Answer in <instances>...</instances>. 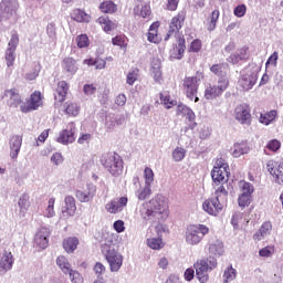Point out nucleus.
<instances>
[{
	"instance_id": "nucleus-56",
	"label": "nucleus",
	"mask_w": 283,
	"mask_h": 283,
	"mask_svg": "<svg viewBox=\"0 0 283 283\" xmlns=\"http://www.w3.org/2000/svg\"><path fill=\"white\" fill-rule=\"evenodd\" d=\"M69 279L71 280L72 283H83V274L76 270H71L67 272Z\"/></svg>"
},
{
	"instance_id": "nucleus-50",
	"label": "nucleus",
	"mask_w": 283,
	"mask_h": 283,
	"mask_svg": "<svg viewBox=\"0 0 283 283\" xmlns=\"http://www.w3.org/2000/svg\"><path fill=\"white\" fill-rule=\"evenodd\" d=\"M147 39L150 43H158V22L150 25Z\"/></svg>"
},
{
	"instance_id": "nucleus-17",
	"label": "nucleus",
	"mask_w": 283,
	"mask_h": 283,
	"mask_svg": "<svg viewBox=\"0 0 283 283\" xmlns=\"http://www.w3.org/2000/svg\"><path fill=\"white\" fill-rule=\"evenodd\" d=\"M177 116H182V118H186V120L189 123L188 127L190 129H196L198 124L196 123V113H193V109H191L189 106L185 104H179L177 106Z\"/></svg>"
},
{
	"instance_id": "nucleus-59",
	"label": "nucleus",
	"mask_w": 283,
	"mask_h": 283,
	"mask_svg": "<svg viewBox=\"0 0 283 283\" xmlns=\"http://www.w3.org/2000/svg\"><path fill=\"white\" fill-rule=\"evenodd\" d=\"M266 149H269L270 151H273L275 154V151H280L281 147H282V143L277 139H272L266 144Z\"/></svg>"
},
{
	"instance_id": "nucleus-14",
	"label": "nucleus",
	"mask_w": 283,
	"mask_h": 283,
	"mask_svg": "<svg viewBox=\"0 0 283 283\" xmlns=\"http://www.w3.org/2000/svg\"><path fill=\"white\" fill-rule=\"evenodd\" d=\"M202 209L209 216L216 217V216L220 214V211H222V209H224V203H223V201H220V199H218V197H214V198L207 199L202 203Z\"/></svg>"
},
{
	"instance_id": "nucleus-43",
	"label": "nucleus",
	"mask_w": 283,
	"mask_h": 283,
	"mask_svg": "<svg viewBox=\"0 0 283 283\" xmlns=\"http://www.w3.org/2000/svg\"><path fill=\"white\" fill-rule=\"evenodd\" d=\"M135 196L139 200H147V198H150L151 196V186L145 185L144 187H140L136 190Z\"/></svg>"
},
{
	"instance_id": "nucleus-48",
	"label": "nucleus",
	"mask_w": 283,
	"mask_h": 283,
	"mask_svg": "<svg viewBox=\"0 0 283 283\" xmlns=\"http://www.w3.org/2000/svg\"><path fill=\"white\" fill-rule=\"evenodd\" d=\"M84 65H95V70H105L107 62L101 57L84 60Z\"/></svg>"
},
{
	"instance_id": "nucleus-32",
	"label": "nucleus",
	"mask_w": 283,
	"mask_h": 283,
	"mask_svg": "<svg viewBox=\"0 0 283 283\" xmlns=\"http://www.w3.org/2000/svg\"><path fill=\"white\" fill-rule=\"evenodd\" d=\"M275 118H277V111L273 109L266 113H261L259 117V123L265 126L273 125Z\"/></svg>"
},
{
	"instance_id": "nucleus-15",
	"label": "nucleus",
	"mask_w": 283,
	"mask_h": 283,
	"mask_svg": "<svg viewBox=\"0 0 283 283\" xmlns=\"http://www.w3.org/2000/svg\"><path fill=\"white\" fill-rule=\"evenodd\" d=\"M74 134H76V125L74 123H70L66 128L59 134L56 142L61 145H72V143L76 140Z\"/></svg>"
},
{
	"instance_id": "nucleus-62",
	"label": "nucleus",
	"mask_w": 283,
	"mask_h": 283,
	"mask_svg": "<svg viewBox=\"0 0 283 283\" xmlns=\"http://www.w3.org/2000/svg\"><path fill=\"white\" fill-rule=\"evenodd\" d=\"M239 207L243 208L251 205V195H240L238 198Z\"/></svg>"
},
{
	"instance_id": "nucleus-41",
	"label": "nucleus",
	"mask_w": 283,
	"mask_h": 283,
	"mask_svg": "<svg viewBox=\"0 0 283 283\" xmlns=\"http://www.w3.org/2000/svg\"><path fill=\"white\" fill-rule=\"evenodd\" d=\"M227 70H229V65L227 64H214L210 69L212 74H216L220 78H227Z\"/></svg>"
},
{
	"instance_id": "nucleus-46",
	"label": "nucleus",
	"mask_w": 283,
	"mask_h": 283,
	"mask_svg": "<svg viewBox=\"0 0 283 283\" xmlns=\"http://www.w3.org/2000/svg\"><path fill=\"white\" fill-rule=\"evenodd\" d=\"M238 275V271L232 265L226 268L223 272V283L233 282Z\"/></svg>"
},
{
	"instance_id": "nucleus-27",
	"label": "nucleus",
	"mask_w": 283,
	"mask_h": 283,
	"mask_svg": "<svg viewBox=\"0 0 283 283\" xmlns=\"http://www.w3.org/2000/svg\"><path fill=\"white\" fill-rule=\"evenodd\" d=\"M70 90V86L67 85V82L65 81H60L57 83V87L54 93V98H55V105H59V103H63L67 96V92Z\"/></svg>"
},
{
	"instance_id": "nucleus-10",
	"label": "nucleus",
	"mask_w": 283,
	"mask_h": 283,
	"mask_svg": "<svg viewBox=\"0 0 283 283\" xmlns=\"http://www.w3.org/2000/svg\"><path fill=\"white\" fill-rule=\"evenodd\" d=\"M19 10L18 0H2L0 2V21H10L13 14Z\"/></svg>"
},
{
	"instance_id": "nucleus-55",
	"label": "nucleus",
	"mask_w": 283,
	"mask_h": 283,
	"mask_svg": "<svg viewBox=\"0 0 283 283\" xmlns=\"http://www.w3.org/2000/svg\"><path fill=\"white\" fill-rule=\"evenodd\" d=\"M214 193L216 198H218V200H220L221 202H224V200H227V197L229 196V192L227 191V187H224V185H219Z\"/></svg>"
},
{
	"instance_id": "nucleus-1",
	"label": "nucleus",
	"mask_w": 283,
	"mask_h": 283,
	"mask_svg": "<svg viewBox=\"0 0 283 283\" xmlns=\"http://www.w3.org/2000/svg\"><path fill=\"white\" fill-rule=\"evenodd\" d=\"M139 216L146 222H158L157 231H160V229L165 231V226L160 224V222H165L169 218V203H167V199L163 195H157L139 207Z\"/></svg>"
},
{
	"instance_id": "nucleus-64",
	"label": "nucleus",
	"mask_w": 283,
	"mask_h": 283,
	"mask_svg": "<svg viewBox=\"0 0 283 283\" xmlns=\"http://www.w3.org/2000/svg\"><path fill=\"white\" fill-rule=\"evenodd\" d=\"M63 155L61 153H54L51 156V163L52 165H54L55 167H59L60 165H63Z\"/></svg>"
},
{
	"instance_id": "nucleus-28",
	"label": "nucleus",
	"mask_w": 283,
	"mask_h": 283,
	"mask_svg": "<svg viewBox=\"0 0 283 283\" xmlns=\"http://www.w3.org/2000/svg\"><path fill=\"white\" fill-rule=\"evenodd\" d=\"M271 231H273V224L271 221H266L261 226L259 231L253 234V240L260 242L265 238H269V235H271Z\"/></svg>"
},
{
	"instance_id": "nucleus-22",
	"label": "nucleus",
	"mask_w": 283,
	"mask_h": 283,
	"mask_svg": "<svg viewBox=\"0 0 283 283\" xmlns=\"http://www.w3.org/2000/svg\"><path fill=\"white\" fill-rule=\"evenodd\" d=\"M96 196V186L88 184L83 190H76L75 197L80 202H92Z\"/></svg>"
},
{
	"instance_id": "nucleus-51",
	"label": "nucleus",
	"mask_w": 283,
	"mask_h": 283,
	"mask_svg": "<svg viewBox=\"0 0 283 283\" xmlns=\"http://www.w3.org/2000/svg\"><path fill=\"white\" fill-rule=\"evenodd\" d=\"M185 156H187V149L182 147H176L172 150V160H175V163H182V160H185Z\"/></svg>"
},
{
	"instance_id": "nucleus-54",
	"label": "nucleus",
	"mask_w": 283,
	"mask_h": 283,
	"mask_svg": "<svg viewBox=\"0 0 283 283\" xmlns=\"http://www.w3.org/2000/svg\"><path fill=\"white\" fill-rule=\"evenodd\" d=\"M65 105V112L66 114H69V116H78V113L81 112V107H78V104L67 102Z\"/></svg>"
},
{
	"instance_id": "nucleus-4",
	"label": "nucleus",
	"mask_w": 283,
	"mask_h": 283,
	"mask_svg": "<svg viewBox=\"0 0 283 283\" xmlns=\"http://www.w3.org/2000/svg\"><path fill=\"white\" fill-rule=\"evenodd\" d=\"M209 233V227L205 224H191L186 229L185 240L189 247H198L205 235Z\"/></svg>"
},
{
	"instance_id": "nucleus-53",
	"label": "nucleus",
	"mask_w": 283,
	"mask_h": 283,
	"mask_svg": "<svg viewBox=\"0 0 283 283\" xmlns=\"http://www.w3.org/2000/svg\"><path fill=\"white\" fill-rule=\"evenodd\" d=\"M218 19H220V11L219 10L212 11V14L207 25V30H209V32H213V30H216Z\"/></svg>"
},
{
	"instance_id": "nucleus-30",
	"label": "nucleus",
	"mask_w": 283,
	"mask_h": 283,
	"mask_svg": "<svg viewBox=\"0 0 283 283\" xmlns=\"http://www.w3.org/2000/svg\"><path fill=\"white\" fill-rule=\"evenodd\" d=\"M63 71L69 74V76H74L76 72H78V65L76 64V60L72 57H65L62 62Z\"/></svg>"
},
{
	"instance_id": "nucleus-23",
	"label": "nucleus",
	"mask_w": 283,
	"mask_h": 283,
	"mask_svg": "<svg viewBox=\"0 0 283 283\" xmlns=\"http://www.w3.org/2000/svg\"><path fill=\"white\" fill-rule=\"evenodd\" d=\"M23 145V137L21 135H13L9 139L10 158L17 160Z\"/></svg>"
},
{
	"instance_id": "nucleus-38",
	"label": "nucleus",
	"mask_w": 283,
	"mask_h": 283,
	"mask_svg": "<svg viewBox=\"0 0 283 283\" xmlns=\"http://www.w3.org/2000/svg\"><path fill=\"white\" fill-rule=\"evenodd\" d=\"M56 264L64 275H67V273L72 270V264L64 255L57 256Z\"/></svg>"
},
{
	"instance_id": "nucleus-39",
	"label": "nucleus",
	"mask_w": 283,
	"mask_h": 283,
	"mask_svg": "<svg viewBox=\"0 0 283 283\" xmlns=\"http://www.w3.org/2000/svg\"><path fill=\"white\" fill-rule=\"evenodd\" d=\"M249 56V54L247 53V48H242V49H239L237 51V54H232L229 56L228 61L230 63H240V61H244V59H247Z\"/></svg>"
},
{
	"instance_id": "nucleus-13",
	"label": "nucleus",
	"mask_w": 283,
	"mask_h": 283,
	"mask_svg": "<svg viewBox=\"0 0 283 283\" xmlns=\"http://www.w3.org/2000/svg\"><path fill=\"white\" fill-rule=\"evenodd\" d=\"M187 17V13L185 11H179L177 15H175L169 24L168 33L165 36V41H169L174 34L177 32H180V29L182 28V23H185V19Z\"/></svg>"
},
{
	"instance_id": "nucleus-11",
	"label": "nucleus",
	"mask_w": 283,
	"mask_h": 283,
	"mask_svg": "<svg viewBox=\"0 0 283 283\" xmlns=\"http://www.w3.org/2000/svg\"><path fill=\"white\" fill-rule=\"evenodd\" d=\"M266 171L272 176V180L280 187H283V163L280 164L273 159L266 163Z\"/></svg>"
},
{
	"instance_id": "nucleus-9",
	"label": "nucleus",
	"mask_w": 283,
	"mask_h": 283,
	"mask_svg": "<svg viewBox=\"0 0 283 283\" xmlns=\"http://www.w3.org/2000/svg\"><path fill=\"white\" fill-rule=\"evenodd\" d=\"M39 107H43V95H41V92L39 91L31 94L30 98L20 105V109L23 114L34 112L39 109Z\"/></svg>"
},
{
	"instance_id": "nucleus-19",
	"label": "nucleus",
	"mask_w": 283,
	"mask_h": 283,
	"mask_svg": "<svg viewBox=\"0 0 283 283\" xmlns=\"http://www.w3.org/2000/svg\"><path fill=\"white\" fill-rule=\"evenodd\" d=\"M127 202H129V199L127 197H119L107 202L105 205V209L107 213H120L125 210V207H127Z\"/></svg>"
},
{
	"instance_id": "nucleus-58",
	"label": "nucleus",
	"mask_w": 283,
	"mask_h": 283,
	"mask_svg": "<svg viewBox=\"0 0 283 283\" xmlns=\"http://www.w3.org/2000/svg\"><path fill=\"white\" fill-rule=\"evenodd\" d=\"M144 179H145V185L151 187L154 184V170L149 167H146L144 169Z\"/></svg>"
},
{
	"instance_id": "nucleus-25",
	"label": "nucleus",
	"mask_w": 283,
	"mask_h": 283,
	"mask_svg": "<svg viewBox=\"0 0 283 283\" xmlns=\"http://www.w3.org/2000/svg\"><path fill=\"white\" fill-rule=\"evenodd\" d=\"M74 213H76V199L72 196H66L62 208V218H72Z\"/></svg>"
},
{
	"instance_id": "nucleus-18",
	"label": "nucleus",
	"mask_w": 283,
	"mask_h": 283,
	"mask_svg": "<svg viewBox=\"0 0 283 283\" xmlns=\"http://www.w3.org/2000/svg\"><path fill=\"white\" fill-rule=\"evenodd\" d=\"M52 231L48 227L40 228V231L35 233L34 244L38 249H48L50 247V235Z\"/></svg>"
},
{
	"instance_id": "nucleus-52",
	"label": "nucleus",
	"mask_w": 283,
	"mask_h": 283,
	"mask_svg": "<svg viewBox=\"0 0 283 283\" xmlns=\"http://www.w3.org/2000/svg\"><path fill=\"white\" fill-rule=\"evenodd\" d=\"M113 45H117L123 50V52H127V38L125 35H117L112 39Z\"/></svg>"
},
{
	"instance_id": "nucleus-29",
	"label": "nucleus",
	"mask_w": 283,
	"mask_h": 283,
	"mask_svg": "<svg viewBox=\"0 0 283 283\" xmlns=\"http://www.w3.org/2000/svg\"><path fill=\"white\" fill-rule=\"evenodd\" d=\"M208 253L210 255H214L216 258L224 255V243L220 240H214L208 243Z\"/></svg>"
},
{
	"instance_id": "nucleus-3",
	"label": "nucleus",
	"mask_w": 283,
	"mask_h": 283,
	"mask_svg": "<svg viewBox=\"0 0 283 283\" xmlns=\"http://www.w3.org/2000/svg\"><path fill=\"white\" fill-rule=\"evenodd\" d=\"M193 266L199 282L207 283L209 282L210 271H213V269L218 268V259H216L214 256L199 259L193 264Z\"/></svg>"
},
{
	"instance_id": "nucleus-36",
	"label": "nucleus",
	"mask_w": 283,
	"mask_h": 283,
	"mask_svg": "<svg viewBox=\"0 0 283 283\" xmlns=\"http://www.w3.org/2000/svg\"><path fill=\"white\" fill-rule=\"evenodd\" d=\"M97 23L102 25L104 32H112V30H116L117 28L116 23L112 22V20H109L107 17H99L97 19Z\"/></svg>"
},
{
	"instance_id": "nucleus-26",
	"label": "nucleus",
	"mask_w": 283,
	"mask_h": 283,
	"mask_svg": "<svg viewBox=\"0 0 283 283\" xmlns=\"http://www.w3.org/2000/svg\"><path fill=\"white\" fill-rule=\"evenodd\" d=\"M4 98L7 99V105L12 109H17L22 103L21 95L15 88L4 91Z\"/></svg>"
},
{
	"instance_id": "nucleus-44",
	"label": "nucleus",
	"mask_w": 283,
	"mask_h": 283,
	"mask_svg": "<svg viewBox=\"0 0 283 283\" xmlns=\"http://www.w3.org/2000/svg\"><path fill=\"white\" fill-rule=\"evenodd\" d=\"M147 247H149V249H153L154 251H160V249L165 247V243L163 242V239L160 237L149 238L147 239Z\"/></svg>"
},
{
	"instance_id": "nucleus-35",
	"label": "nucleus",
	"mask_w": 283,
	"mask_h": 283,
	"mask_svg": "<svg viewBox=\"0 0 283 283\" xmlns=\"http://www.w3.org/2000/svg\"><path fill=\"white\" fill-rule=\"evenodd\" d=\"M185 39H179L178 45L175 46L170 53L171 59H177L178 61H180V59H182L185 54Z\"/></svg>"
},
{
	"instance_id": "nucleus-42",
	"label": "nucleus",
	"mask_w": 283,
	"mask_h": 283,
	"mask_svg": "<svg viewBox=\"0 0 283 283\" xmlns=\"http://www.w3.org/2000/svg\"><path fill=\"white\" fill-rule=\"evenodd\" d=\"M239 188L241 191V195L243 196H253V191H255V188L251 182L241 180L239 181Z\"/></svg>"
},
{
	"instance_id": "nucleus-20",
	"label": "nucleus",
	"mask_w": 283,
	"mask_h": 283,
	"mask_svg": "<svg viewBox=\"0 0 283 283\" xmlns=\"http://www.w3.org/2000/svg\"><path fill=\"white\" fill-rule=\"evenodd\" d=\"M17 45H19V35L13 34L8 43V48L6 51V61L7 66L12 67L14 65V59H17V55L14 52H17Z\"/></svg>"
},
{
	"instance_id": "nucleus-12",
	"label": "nucleus",
	"mask_w": 283,
	"mask_h": 283,
	"mask_svg": "<svg viewBox=\"0 0 283 283\" xmlns=\"http://www.w3.org/2000/svg\"><path fill=\"white\" fill-rule=\"evenodd\" d=\"M198 85H200V78H198V76L185 78L184 87H185L186 96L190 101H193L195 98V103H198V101H200V98L196 96L198 94Z\"/></svg>"
},
{
	"instance_id": "nucleus-31",
	"label": "nucleus",
	"mask_w": 283,
	"mask_h": 283,
	"mask_svg": "<svg viewBox=\"0 0 283 283\" xmlns=\"http://www.w3.org/2000/svg\"><path fill=\"white\" fill-rule=\"evenodd\" d=\"M62 247L65 253H73L76 249H78V238L69 237L63 240Z\"/></svg>"
},
{
	"instance_id": "nucleus-61",
	"label": "nucleus",
	"mask_w": 283,
	"mask_h": 283,
	"mask_svg": "<svg viewBox=\"0 0 283 283\" xmlns=\"http://www.w3.org/2000/svg\"><path fill=\"white\" fill-rule=\"evenodd\" d=\"M273 253H275V247L273 245H268L259 251L261 258H271Z\"/></svg>"
},
{
	"instance_id": "nucleus-40",
	"label": "nucleus",
	"mask_w": 283,
	"mask_h": 283,
	"mask_svg": "<svg viewBox=\"0 0 283 283\" xmlns=\"http://www.w3.org/2000/svg\"><path fill=\"white\" fill-rule=\"evenodd\" d=\"M99 10L104 14H114L118 10V7L113 1H104L99 4Z\"/></svg>"
},
{
	"instance_id": "nucleus-63",
	"label": "nucleus",
	"mask_w": 283,
	"mask_h": 283,
	"mask_svg": "<svg viewBox=\"0 0 283 283\" xmlns=\"http://www.w3.org/2000/svg\"><path fill=\"white\" fill-rule=\"evenodd\" d=\"M77 48H87L90 45V38L87 34H81L76 38Z\"/></svg>"
},
{
	"instance_id": "nucleus-49",
	"label": "nucleus",
	"mask_w": 283,
	"mask_h": 283,
	"mask_svg": "<svg viewBox=\"0 0 283 283\" xmlns=\"http://www.w3.org/2000/svg\"><path fill=\"white\" fill-rule=\"evenodd\" d=\"M116 125H119L118 117L114 113H108L105 117V127L106 129H114Z\"/></svg>"
},
{
	"instance_id": "nucleus-5",
	"label": "nucleus",
	"mask_w": 283,
	"mask_h": 283,
	"mask_svg": "<svg viewBox=\"0 0 283 283\" xmlns=\"http://www.w3.org/2000/svg\"><path fill=\"white\" fill-rule=\"evenodd\" d=\"M211 178L213 187L227 185L229 181V164H227V160L222 158L216 160L213 169L211 170Z\"/></svg>"
},
{
	"instance_id": "nucleus-24",
	"label": "nucleus",
	"mask_w": 283,
	"mask_h": 283,
	"mask_svg": "<svg viewBox=\"0 0 283 283\" xmlns=\"http://www.w3.org/2000/svg\"><path fill=\"white\" fill-rule=\"evenodd\" d=\"M30 207H32V202H30V195L24 192L18 199L19 218H25V216H28V211H30Z\"/></svg>"
},
{
	"instance_id": "nucleus-60",
	"label": "nucleus",
	"mask_w": 283,
	"mask_h": 283,
	"mask_svg": "<svg viewBox=\"0 0 283 283\" xmlns=\"http://www.w3.org/2000/svg\"><path fill=\"white\" fill-rule=\"evenodd\" d=\"M138 81V69H134L133 71L128 72L126 77L127 85H134Z\"/></svg>"
},
{
	"instance_id": "nucleus-45",
	"label": "nucleus",
	"mask_w": 283,
	"mask_h": 283,
	"mask_svg": "<svg viewBox=\"0 0 283 283\" xmlns=\"http://www.w3.org/2000/svg\"><path fill=\"white\" fill-rule=\"evenodd\" d=\"M160 102L161 105H165L166 109H171L174 106L178 105V102L172 99L167 93H160Z\"/></svg>"
},
{
	"instance_id": "nucleus-57",
	"label": "nucleus",
	"mask_w": 283,
	"mask_h": 283,
	"mask_svg": "<svg viewBox=\"0 0 283 283\" xmlns=\"http://www.w3.org/2000/svg\"><path fill=\"white\" fill-rule=\"evenodd\" d=\"M277 59H280V55L277 53V51H274L268 59L266 63H265V67L266 70H269V67H277Z\"/></svg>"
},
{
	"instance_id": "nucleus-37",
	"label": "nucleus",
	"mask_w": 283,
	"mask_h": 283,
	"mask_svg": "<svg viewBox=\"0 0 283 283\" xmlns=\"http://www.w3.org/2000/svg\"><path fill=\"white\" fill-rule=\"evenodd\" d=\"M134 14H136L137 17H143V19H147V17L151 14V8L149 7V4H136V7L134 8Z\"/></svg>"
},
{
	"instance_id": "nucleus-34",
	"label": "nucleus",
	"mask_w": 283,
	"mask_h": 283,
	"mask_svg": "<svg viewBox=\"0 0 283 283\" xmlns=\"http://www.w3.org/2000/svg\"><path fill=\"white\" fill-rule=\"evenodd\" d=\"M251 151V148H249V145L244 143L234 144L231 148V155L233 158H240V156H244V154H249Z\"/></svg>"
},
{
	"instance_id": "nucleus-33",
	"label": "nucleus",
	"mask_w": 283,
	"mask_h": 283,
	"mask_svg": "<svg viewBox=\"0 0 283 283\" xmlns=\"http://www.w3.org/2000/svg\"><path fill=\"white\" fill-rule=\"evenodd\" d=\"M71 17L77 23H90L92 21V17L81 9H74Z\"/></svg>"
},
{
	"instance_id": "nucleus-21",
	"label": "nucleus",
	"mask_w": 283,
	"mask_h": 283,
	"mask_svg": "<svg viewBox=\"0 0 283 283\" xmlns=\"http://www.w3.org/2000/svg\"><path fill=\"white\" fill-rule=\"evenodd\" d=\"M14 266V255L11 251L4 250L0 258V276L6 275L8 271H12Z\"/></svg>"
},
{
	"instance_id": "nucleus-47",
	"label": "nucleus",
	"mask_w": 283,
	"mask_h": 283,
	"mask_svg": "<svg viewBox=\"0 0 283 283\" xmlns=\"http://www.w3.org/2000/svg\"><path fill=\"white\" fill-rule=\"evenodd\" d=\"M56 202V199L51 197L48 201V207L43 211L44 218H54L56 216V211H54V205Z\"/></svg>"
},
{
	"instance_id": "nucleus-7",
	"label": "nucleus",
	"mask_w": 283,
	"mask_h": 283,
	"mask_svg": "<svg viewBox=\"0 0 283 283\" xmlns=\"http://www.w3.org/2000/svg\"><path fill=\"white\" fill-rule=\"evenodd\" d=\"M258 74H260V67H258V65L253 64L248 66L239 78V87L244 92L253 90V86L258 83Z\"/></svg>"
},
{
	"instance_id": "nucleus-16",
	"label": "nucleus",
	"mask_w": 283,
	"mask_h": 283,
	"mask_svg": "<svg viewBox=\"0 0 283 283\" xmlns=\"http://www.w3.org/2000/svg\"><path fill=\"white\" fill-rule=\"evenodd\" d=\"M240 125H251V108L247 104H240L234 108L233 114Z\"/></svg>"
},
{
	"instance_id": "nucleus-8",
	"label": "nucleus",
	"mask_w": 283,
	"mask_h": 283,
	"mask_svg": "<svg viewBox=\"0 0 283 283\" xmlns=\"http://www.w3.org/2000/svg\"><path fill=\"white\" fill-rule=\"evenodd\" d=\"M229 87V77H219L218 84H209L205 90V98L207 101H213L216 98H220L227 88Z\"/></svg>"
},
{
	"instance_id": "nucleus-6",
	"label": "nucleus",
	"mask_w": 283,
	"mask_h": 283,
	"mask_svg": "<svg viewBox=\"0 0 283 283\" xmlns=\"http://www.w3.org/2000/svg\"><path fill=\"white\" fill-rule=\"evenodd\" d=\"M101 163L111 176L115 178L123 176V158H120V155L115 153L108 154L102 157Z\"/></svg>"
},
{
	"instance_id": "nucleus-2",
	"label": "nucleus",
	"mask_w": 283,
	"mask_h": 283,
	"mask_svg": "<svg viewBox=\"0 0 283 283\" xmlns=\"http://www.w3.org/2000/svg\"><path fill=\"white\" fill-rule=\"evenodd\" d=\"M102 253L106 262H108L112 273L120 271V266H123V255L116 251V244H114L112 235H108L102 244Z\"/></svg>"
}]
</instances>
